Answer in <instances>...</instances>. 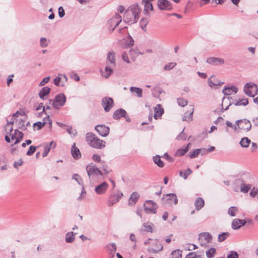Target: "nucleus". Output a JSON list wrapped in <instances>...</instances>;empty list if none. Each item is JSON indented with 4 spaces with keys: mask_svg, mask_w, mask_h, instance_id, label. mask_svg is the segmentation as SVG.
Here are the masks:
<instances>
[{
    "mask_svg": "<svg viewBox=\"0 0 258 258\" xmlns=\"http://www.w3.org/2000/svg\"><path fill=\"white\" fill-rule=\"evenodd\" d=\"M163 200L166 201V202L170 205H176L178 202L177 196L174 194H169L163 195Z\"/></svg>",
    "mask_w": 258,
    "mask_h": 258,
    "instance_id": "nucleus-11",
    "label": "nucleus"
},
{
    "mask_svg": "<svg viewBox=\"0 0 258 258\" xmlns=\"http://www.w3.org/2000/svg\"><path fill=\"white\" fill-rule=\"evenodd\" d=\"M238 210L236 207L232 206L230 207L228 210V214L234 217L236 216V213L238 212Z\"/></svg>",
    "mask_w": 258,
    "mask_h": 258,
    "instance_id": "nucleus-38",
    "label": "nucleus"
},
{
    "mask_svg": "<svg viewBox=\"0 0 258 258\" xmlns=\"http://www.w3.org/2000/svg\"><path fill=\"white\" fill-rule=\"evenodd\" d=\"M115 52L113 51H109L107 55V60L110 64V67H115L116 62L115 60Z\"/></svg>",
    "mask_w": 258,
    "mask_h": 258,
    "instance_id": "nucleus-22",
    "label": "nucleus"
},
{
    "mask_svg": "<svg viewBox=\"0 0 258 258\" xmlns=\"http://www.w3.org/2000/svg\"><path fill=\"white\" fill-rule=\"evenodd\" d=\"M61 78L60 77L58 76L54 79L53 83H54V85L57 86H60L62 87L64 86V82H63V81H61Z\"/></svg>",
    "mask_w": 258,
    "mask_h": 258,
    "instance_id": "nucleus-48",
    "label": "nucleus"
},
{
    "mask_svg": "<svg viewBox=\"0 0 258 258\" xmlns=\"http://www.w3.org/2000/svg\"><path fill=\"white\" fill-rule=\"evenodd\" d=\"M143 2L145 3L144 13L145 15H147L150 10H153V7L152 4L149 2V1L143 0Z\"/></svg>",
    "mask_w": 258,
    "mask_h": 258,
    "instance_id": "nucleus-33",
    "label": "nucleus"
},
{
    "mask_svg": "<svg viewBox=\"0 0 258 258\" xmlns=\"http://www.w3.org/2000/svg\"><path fill=\"white\" fill-rule=\"evenodd\" d=\"M121 22V17L118 14H115L108 22L109 31H113Z\"/></svg>",
    "mask_w": 258,
    "mask_h": 258,
    "instance_id": "nucleus-7",
    "label": "nucleus"
},
{
    "mask_svg": "<svg viewBox=\"0 0 258 258\" xmlns=\"http://www.w3.org/2000/svg\"><path fill=\"white\" fill-rule=\"evenodd\" d=\"M154 162L157 164L159 167H163L164 166V163L160 159L159 156L156 155L153 157Z\"/></svg>",
    "mask_w": 258,
    "mask_h": 258,
    "instance_id": "nucleus-39",
    "label": "nucleus"
},
{
    "mask_svg": "<svg viewBox=\"0 0 258 258\" xmlns=\"http://www.w3.org/2000/svg\"><path fill=\"white\" fill-rule=\"evenodd\" d=\"M127 27L125 26L118 30V33L121 35H124L126 34H129L128 32L126 30Z\"/></svg>",
    "mask_w": 258,
    "mask_h": 258,
    "instance_id": "nucleus-61",
    "label": "nucleus"
},
{
    "mask_svg": "<svg viewBox=\"0 0 258 258\" xmlns=\"http://www.w3.org/2000/svg\"><path fill=\"white\" fill-rule=\"evenodd\" d=\"M237 125L239 128L247 131H249L251 128L250 122L245 119L237 121Z\"/></svg>",
    "mask_w": 258,
    "mask_h": 258,
    "instance_id": "nucleus-10",
    "label": "nucleus"
},
{
    "mask_svg": "<svg viewBox=\"0 0 258 258\" xmlns=\"http://www.w3.org/2000/svg\"><path fill=\"white\" fill-rule=\"evenodd\" d=\"M239 255L236 251H230L227 254V258H238Z\"/></svg>",
    "mask_w": 258,
    "mask_h": 258,
    "instance_id": "nucleus-52",
    "label": "nucleus"
},
{
    "mask_svg": "<svg viewBox=\"0 0 258 258\" xmlns=\"http://www.w3.org/2000/svg\"><path fill=\"white\" fill-rule=\"evenodd\" d=\"M140 197V195L137 192H134L131 195L130 198L128 200V205L130 206H134L137 203Z\"/></svg>",
    "mask_w": 258,
    "mask_h": 258,
    "instance_id": "nucleus-21",
    "label": "nucleus"
},
{
    "mask_svg": "<svg viewBox=\"0 0 258 258\" xmlns=\"http://www.w3.org/2000/svg\"><path fill=\"white\" fill-rule=\"evenodd\" d=\"M122 196L123 194L120 192H117L116 194L111 195L108 201V205L109 206L113 205L114 204L117 203Z\"/></svg>",
    "mask_w": 258,
    "mask_h": 258,
    "instance_id": "nucleus-13",
    "label": "nucleus"
},
{
    "mask_svg": "<svg viewBox=\"0 0 258 258\" xmlns=\"http://www.w3.org/2000/svg\"><path fill=\"white\" fill-rule=\"evenodd\" d=\"M102 105L105 112H109L114 105L113 99L109 97H104L102 98Z\"/></svg>",
    "mask_w": 258,
    "mask_h": 258,
    "instance_id": "nucleus-8",
    "label": "nucleus"
},
{
    "mask_svg": "<svg viewBox=\"0 0 258 258\" xmlns=\"http://www.w3.org/2000/svg\"><path fill=\"white\" fill-rule=\"evenodd\" d=\"M86 139L88 144L93 148L99 149L105 146V142L92 133H88L86 134Z\"/></svg>",
    "mask_w": 258,
    "mask_h": 258,
    "instance_id": "nucleus-2",
    "label": "nucleus"
},
{
    "mask_svg": "<svg viewBox=\"0 0 258 258\" xmlns=\"http://www.w3.org/2000/svg\"><path fill=\"white\" fill-rule=\"evenodd\" d=\"M194 112V108L191 107L189 110L187 111L182 116V120L190 121L192 120V114Z\"/></svg>",
    "mask_w": 258,
    "mask_h": 258,
    "instance_id": "nucleus-24",
    "label": "nucleus"
},
{
    "mask_svg": "<svg viewBox=\"0 0 258 258\" xmlns=\"http://www.w3.org/2000/svg\"><path fill=\"white\" fill-rule=\"evenodd\" d=\"M245 223L246 221L244 220L235 219L232 222V228L233 229H238Z\"/></svg>",
    "mask_w": 258,
    "mask_h": 258,
    "instance_id": "nucleus-17",
    "label": "nucleus"
},
{
    "mask_svg": "<svg viewBox=\"0 0 258 258\" xmlns=\"http://www.w3.org/2000/svg\"><path fill=\"white\" fill-rule=\"evenodd\" d=\"M71 154L75 159H79L81 157L80 151L79 149L76 147L75 143H74L72 147Z\"/></svg>",
    "mask_w": 258,
    "mask_h": 258,
    "instance_id": "nucleus-20",
    "label": "nucleus"
},
{
    "mask_svg": "<svg viewBox=\"0 0 258 258\" xmlns=\"http://www.w3.org/2000/svg\"><path fill=\"white\" fill-rule=\"evenodd\" d=\"M86 196V191L85 189V187L84 186L82 187V190L80 194V196L77 198V200L79 201H81L84 199Z\"/></svg>",
    "mask_w": 258,
    "mask_h": 258,
    "instance_id": "nucleus-49",
    "label": "nucleus"
},
{
    "mask_svg": "<svg viewBox=\"0 0 258 258\" xmlns=\"http://www.w3.org/2000/svg\"><path fill=\"white\" fill-rule=\"evenodd\" d=\"M86 169L88 176L90 179H93L97 177L99 175H102V173L100 169L92 163L88 165Z\"/></svg>",
    "mask_w": 258,
    "mask_h": 258,
    "instance_id": "nucleus-4",
    "label": "nucleus"
},
{
    "mask_svg": "<svg viewBox=\"0 0 258 258\" xmlns=\"http://www.w3.org/2000/svg\"><path fill=\"white\" fill-rule=\"evenodd\" d=\"M257 86L253 83H246L244 87L243 91L246 95L250 97H254L257 93Z\"/></svg>",
    "mask_w": 258,
    "mask_h": 258,
    "instance_id": "nucleus-5",
    "label": "nucleus"
},
{
    "mask_svg": "<svg viewBox=\"0 0 258 258\" xmlns=\"http://www.w3.org/2000/svg\"><path fill=\"white\" fill-rule=\"evenodd\" d=\"M176 66V63L175 62H169L167 64H166L164 67V69L166 71H169L173 69L174 67H175Z\"/></svg>",
    "mask_w": 258,
    "mask_h": 258,
    "instance_id": "nucleus-51",
    "label": "nucleus"
},
{
    "mask_svg": "<svg viewBox=\"0 0 258 258\" xmlns=\"http://www.w3.org/2000/svg\"><path fill=\"white\" fill-rule=\"evenodd\" d=\"M163 113L164 109L163 108H162L161 105L157 104L154 108V118L157 119L160 118Z\"/></svg>",
    "mask_w": 258,
    "mask_h": 258,
    "instance_id": "nucleus-18",
    "label": "nucleus"
},
{
    "mask_svg": "<svg viewBox=\"0 0 258 258\" xmlns=\"http://www.w3.org/2000/svg\"><path fill=\"white\" fill-rule=\"evenodd\" d=\"M216 249L214 248H211L206 251V254L208 258H213L214 256Z\"/></svg>",
    "mask_w": 258,
    "mask_h": 258,
    "instance_id": "nucleus-45",
    "label": "nucleus"
},
{
    "mask_svg": "<svg viewBox=\"0 0 258 258\" xmlns=\"http://www.w3.org/2000/svg\"><path fill=\"white\" fill-rule=\"evenodd\" d=\"M244 182V180L242 178H238L234 181L233 183V189L234 191L237 192L239 191V188L241 185Z\"/></svg>",
    "mask_w": 258,
    "mask_h": 258,
    "instance_id": "nucleus-28",
    "label": "nucleus"
},
{
    "mask_svg": "<svg viewBox=\"0 0 258 258\" xmlns=\"http://www.w3.org/2000/svg\"><path fill=\"white\" fill-rule=\"evenodd\" d=\"M95 130L102 137H106L109 134L110 131L109 127L104 124L97 125L95 127Z\"/></svg>",
    "mask_w": 258,
    "mask_h": 258,
    "instance_id": "nucleus-9",
    "label": "nucleus"
},
{
    "mask_svg": "<svg viewBox=\"0 0 258 258\" xmlns=\"http://www.w3.org/2000/svg\"><path fill=\"white\" fill-rule=\"evenodd\" d=\"M126 111L122 108L116 110L113 114V118L115 119H118L122 117L125 116Z\"/></svg>",
    "mask_w": 258,
    "mask_h": 258,
    "instance_id": "nucleus-26",
    "label": "nucleus"
},
{
    "mask_svg": "<svg viewBox=\"0 0 258 258\" xmlns=\"http://www.w3.org/2000/svg\"><path fill=\"white\" fill-rule=\"evenodd\" d=\"M46 124H47V122L38 121L35 122L33 124L34 130H39Z\"/></svg>",
    "mask_w": 258,
    "mask_h": 258,
    "instance_id": "nucleus-40",
    "label": "nucleus"
},
{
    "mask_svg": "<svg viewBox=\"0 0 258 258\" xmlns=\"http://www.w3.org/2000/svg\"><path fill=\"white\" fill-rule=\"evenodd\" d=\"M251 185L249 184H246L245 182L244 181L243 184L240 186L239 189L240 191H241L243 193H247L249 189L251 188Z\"/></svg>",
    "mask_w": 258,
    "mask_h": 258,
    "instance_id": "nucleus-36",
    "label": "nucleus"
},
{
    "mask_svg": "<svg viewBox=\"0 0 258 258\" xmlns=\"http://www.w3.org/2000/svg\"><path fill=\"white\" fill-rule=\"evenodd\" d=\"M184 128L182 131V132L180 133V134L177 136L176 139L177 140H185L186 139V135L184 132Z\"/></svg>",
    "mask_w": 258,
    "mask_h": 258,
    "instance_id": "nucleus-50",
    "label": "nucleus"
},
{
    "mask_svg": "<svg viewBox=\"0 0 258 258\" xmlns=\"http://www.w3.org/2000/svg\"><path fill=\"white\" fill-rule=\"evenodd\" d=\"M111 67L110 66H106L104 71H102V70L100 71L101 75L106 79L109 78L113 72Z\"/></svg>",
    "mask_w": 258,
    "mask_h": 258,
    "instance_id": "nucleus-27",
    "label": "nucleus"
},
{
    "mask_svg": "<svg viewBox=\"0 0 258 258\" xmlns=\"http://www.w3.org/2000/svg\"><path fill=\"white\" fill-rule=\"evenodd\" d=\"M65 15V12L63 8L62 7L58 8V15L60 18H62Z\"/></svg>",
    "mask_w": 258,
    "mask_h": 258,
    "instance_id": "nucleus-64",
    "label": "nucleus"
},
{
    "mask_svg": "<svg viewBox=\"0 0 258 258\" xmlns=\"http://www.w3.org/2000/svg\"><path fill=\"white\" fill-rule=\"evenodd\" d=\"M148 23V21L147 19H142L140 21V25L142 29L145 31L146 27Z\"/></svg>",
    "mask_w": 258,
    "mask_h": 258,
    "instance_id": "nucleus-55",
    "label": "nucleus"
},
{
    "mask_svg": "<svg viewBox=\"0 0 258 258\" xmlns=\"http://www.w3.org/2000/svg\"><path fill=\"white\" fill-rule=\"evenodd\" d=\"M141 9L137 4L132 5L124 14V22L130 24L136 23L140 18Z\"/></svg>",
    "mask_w": 258,
    "mask_h": 258,
    "instance_id": "nucleus-1",
    "label": "nucleus"
},
{
    "mask_svg": "<svg viewBox=\"0 0 258 258\" xmlns=\"http://www.w3.org/2000/svg\"><path fill=\"white\" fill-rule=\"evenodd\" d=\"M15 134H16V140L15 141L14 144L12 145V146H13L14 145H16V144L20 143L22 141V139L23 138L24 134L22 132H21L18 130H15Z\"/></svg>",
    "mask_w": 258,
    "mask_h": 258,
    "instance_id": "nucleus-34",
    "label": "nucleus"
},
{
    "mask_svg": "<svg viewBox=\"0 0 258 258\" xmlns=\"http://www.w3.org/2000/svg\"><path fill=\"white\" fill-rule=\"evenodd\" d=\"M130 90L132 94H136L138 97L140 98L142 97L143 90L141 88L136 87H131L130 88Z\"/></svg>",
    "mask_w": 258,
    "mask_h": 258,
    "instance_id": "nucleus-31",
    "label": "nucleus"
},
{
    "mask_svg": "<svg viewBox=\"0 0 258 258\" xmlns=\"http://www.w3.org/2000/svg\"><path fill=\"white\" fill-rule=\"evenodd\" d=\"M204 201L201 198H198L195 202V206L198 211L204 207Z\"/></svg>",
    "mask_w": 258,
    "mask_h": 258,
    "instance_id": "nucleus-32",
    "label": "nucleus"
},
{
    "mask_svg": "<svg viewBox=\"0 0 258 258\" xmlns=\"http://www.w3.org/2000/svg\"><path fill=\"white\" fill-rule=\"evenodd\" d=\"M207 62L213 65L222 64L224 63V60L221 58L209 57L207 59Z\"/></svg>",
    "mask_w": 258,
    "mask_h": 258,
    "instance_id": "nucleus-16",
    "label": "nucleus"
},
{
    "mask_svg": "<svg viewBox=\"0 0 258 258\" xmlns=\"http://www.w3.org/2000/svg\"><path fill=\"white\" fill-rule=\"evenodd\" d=\"M237 92V88L234 86L228 87H225L223 90L222 92L224 93L225 95H231L232 92H234V93H236Z\"/></svg>",
    "mask_w": 258,
    "mask_h": 258,
    "instance_id": "nucleus-29",
    "label": "nucleus"
},
{
    "mask_svg": "<svg viewBox=\"0 0 258 258\" xmlns=\"http://www.w3.org/2000/svg\"><path fill=\"white\" fill-rule=\"evenodd\" d=\"M50 88L48 87H43L39 93V97L43 100L45 99L46 96H47L50 92Z\"/></svg>",
    "mask_w": 258,
    "mask_h": 258,
    "instance_id": "nucleus-25",
    "label": "nucleus"
},
{
    "mask_svg": "<svg viewBox=\"0 0 258 258\" xmlns=\"http://www.w3.org/2000/svg\"><path fill=\"white\" fill-rule=\"evenodd\" d=\"M66 131L68 132V133L70 135H73L74 136H75L77 134V132L76 130H73L72 127L67 125V127L65 128Z\"/></svg>",
    "mask_w": 258,
    "mask_h": 258,
    "instance_id": "nucleus-54",
    "label": "nucleus"
},
{
    "mask_svg": "<svg viewBox=\"0 0 258 258\" xmlns=\"http://www.w3.org/2000/svg\"><path fill=\"white\" fill-rule=\"evenodd\" d=\"M76 233L74 232H69L66 234L65 240L67 243H72L75 240V235Z\"/></svg>",
    "mask_w": 258,
    "mask_h": 258,
    "instance_id": "nucleus-30",
    "label": "nucleus"
},
{
    "mask_svg": "<svg viewBox=\"0 0 258 258\" xmlns=\"http://www.w3.org/2000/svg\"><path fill=\"white\" fill-rule=\"evenodd\" d=\"M109 187L108 184L106 182H103L101 184L97 185L95 188V191L98 195L104 194Z\"/></svg>",
    "mask_w": 258,
    "mask_h": 258,
    "instance_id": "nucleus-12",
    "label": "nucleus"
},
{
    "mask_svg": "<svg viewBox=\"0 0 258 258\" xmlns=\"http://www.w3.org/2000/svg\"><path fill=\"white\" fill-rule=\"evenodd\" d=\"M66 96L63 93H60L55 96L54 100L49 99V104H52L55 109H59L66 102Z\"/></svg>",
    "mask_w": 258,
    "mask_h": 258,
    "instance_id": "nucleus-3",
    "label": "nucleus"
},
{
    "mask_svg": "<svg viewBox=\"0 0 258 258\" xmlns=\"http://www.w3.org/2000/svg\"><path fill=\"white\" fill-rule=\"evenodd\" d=\"M40 44L42 47H46L48 46V43L46 38L42 37L40 38Z\"/></svg>",
    "mask_w": 258,
    "mask_h": 258,
    "instance_id": "nucleus-58",
    "label": "nucleus"
},
{
    "mask_svg": "<svg viewBox=\"0 0 258 258\" xmlns=\"http://www.w3.org/2000/svg\"><path fill=\"white\" fill-rule=\"evenodd\" d=\"M251 143L250 140L247 137H243L241 139L239 144L243 148H247Z\"/></svg>",
    "mask_w": 258,
    "mask_h": 258,
    "instance_id": "nucleus-35",
    "label": "nucleus"
},
{
    "mask_svg": "<svg viewBox=\"0 0 258 258\" xmlns=\"http://www.w3.org/2000/svg\"><path fill=\"white\" fill-rule=\"evenodd\" d=\"M229 236V233L228 232H222L218 235V240L219 242H222L224 241Z\"/></svg>",
    "mask_w": 258,
    "mask_h": 258,
    "instance_id": "nucleus-42",
    "label": "nucleus"
},
{
    "mask_svg": "<svg viewBox=\"0 0 258 258\" xmlns=\"http://www.w3.org/2000/svg\"><path fill=\"white\" fill-rule=\"evenodd\" d=\"M143 226L145 228L144 231L152 232L153 224L152 223L150 222L144 223H143Z\"/></svg>",
    "mask_w": 258,
    "mask_h": 258,
    "instance_id": "nucleus-44",
    "label": "nucleus"
},
{
    "mask_svg": "<svg viewBox=\"0 0 258 258\" xmlns=\"http://www.w3.org/2000/svg\"><path fill=\"white\" fill-rule=\"evenodd\" d=\"M35 150H36V147L33 146H31L29 147V149L26 153L27 155H28V156L32 155L35 152Z\"/></svg>",
    "mask_w": 258,
    "mask_h": 258,
    "instance_id": "nucleus-60",
    "label": "nucleus"
},
{
    "mask_svg": "<svg viewBox=\"0 0 258 258\" xmlns=\"http://www.w3.org/2000/svg\"><path fill=\"white\" fill-rule=\"evenodd\" d=\"M185 258H202L201 256L197 255L195 252L189 253Z\"/></svg>",
    "mask_w": 258,
    "mask_h": 258,
    "instance_id": "nucleus-62",
    "label": "nucleus"
},
{
    "mask_svg": "<svg viewBox=\"0 0 258 258\" xmlns=\"http://www.w3.org/2000/svg\"><path fill=\"white\" fill-rule=\"evenodd\" d=\"M190 145L189 143L184 148H181L177 150L176 152V155L178 156H181L184 155L188 150V147Z\"/></svg>",
    "mask_w": 258,
    "mask_h": 258,
    "instance_id": "nucleus-37",
    "label": "nucleus"
},
{
    "mask_svg": "<svg viewBox=\"0 0 258 258\" xmlns=\"http://www.w3.org/2000/svg\"><path fill=\"white\" fill-rule=\"evenodd\" d=\"M212 239V235L208 232H203L199 235V240L201 242V245L203 244V242H205V244L211 242Z\"/></svg>",
    "mask_w": 258,
    "mask_h": 258,
    "instance_id": "nucleus-15",
    "label": "nucleus"
},
{
    "mask_svg": "<svg viewBox=\"0 0 258 258\" xmlns=\"http://www.w3.org/2000/svg\"><path fill=\"white\" fill-rule=\"evenodd\" d=\"M178 104L179 106L184 107L187 104V101L183 98H179L177 100Z\"/></svg>",
    "mask_w": 258,
    "mask_h": 258,
    "instance_id": "nucleus-57",
    "label": "nucleus"
},
{
    "mask_svg": "<svg viewBox=\"0 0 258 258\" xmlns=\"http://www.w3.org/2000/svg\"><path fill=\"white\" fill-rule=\"evenodd\" d=\"M192 172V171L190 169L187 168L186 170H184V172L182 171H179L180 175L183 177L184 179H186L188 176Z\"/></svg>",
    "mask_w": 258,
    "mask_h": 258,
    "instance_id": "nucleus-43",
    "label": "nucleus"
},
{
    "mask_svg": "<svg viewBox=\"0 0 258 258\" xmlns=\"http://www.w3.org/2000/svg\"><path fill=\"white\" fill-rule=\"evenodd\" d=\"M200 154V152L199 151V149L195 150L192 152H190L189 153V156L190 158H194L199 156Z\"/></svg>",
    "mask_w": 258,
    "mask_h": 258,
    "instance_id": "nucleus-53",
    "label": "nucleus"
},
{
    "mask_svg": "<svg viewBox=\"0 0 258 258\" xmlns=\"http://www.w3.org/2000/svg\"><path fill=\"white\" fill-rule=\"evenodd\" d=\"M92 159L96 162L101 163L102 161L101 160L100 155L98 154H93Z\"/></svg>",
    "mask_w": 258,
    "mask_h": 258,
    "instance_id": "nucleus-63",
    "label": "nucleus"
},
{
    "mask_svg": "<svg viewBox=\"0 0 258 258\" xmlns=\"http://www.w3.org/2000/svg\"><path fill=\"white\" fill-rule=\"evenodd\" d=\"M248 103V100L247 99L244 98V99H239V100L237 101L235 103V105L236 106H240V105H246Z\"/></svg>",
    "mask_w": 258,
    "mask_h": 258,
    "instance_id": "nucleus-47",
    "label": "nucleus"
},
{
    "mask_svg": "<svg viewBox=\"0 0 258 258\" xmlns=\"http://www.w3.org/2000/svg\"><path fill=\"white\" fill-rule=\"evenodd\" d=\"M223 83L220 82L216 79H214L212 80V77L208 79V85L213 88H217L218 86H221Z\"/></svg>",
    "mask_w": 258,
    "mask_h": 258,
    "instance_id": "nucleus-23",
    "label": "nucleus"
},
{
    "mask_svg": "<svg viewBox=\"0 0 258 258\" xmlns=\"http://www.w3.org/2000/svg\"><path fill=\"white\" fill-rule=\"evenodd\" d=\"M172 258H181L182 251L179 249L175 250L171 253Z\"/></svg>",
    "mask_w": 258,
    "mask_h": 258,
    "instance_id": "nucleus-46",
    "label": "nucleus"
},
{
    "mask_svg": "<svg viewBox=\"0 0 258 258\" xmlns=\"http://www.w3.org/2000/svg\"><path fill=\"white\" fill-rule=\"evenodd\" d=\"M145 211L147 214H155L157 212L158 206L156 203L152 200H148L144 204Z\"/></svg>",
    "mask_w": 258,
    "mask_h": 258,
    "instance_id": "nucleus-6",
    "label": "nucleus"
},
{
    "mask_svg": "<svg viewBox=\"0 0 258 258\" xmlns=\"http://www.w3.org/2000/svg\"><path fill=\"white\" fill-rule=\"evenodd\" d=\"M72 179L75 180L79 185L82 186H84L83 179L79 174H74L72 176Z\"/></svg>",
    "mask_w": 258,
    "mask_h": 258,
    "instance_id": "nucleus-41",
    "label": "nucleus"
},
{
    "mask_svg": "<svg viewBox=\"0 0 258 258\" xmlns=\"http://www.w3.org/2000/svg\"><path fill=\"white\" fill-rule=\"evenodd\" d=\"M159 9L162 10H170L172 9L171 3L167 0H158Z\"/></svg>",
    "mask_w": 258,
    "mask_h": 258,
    "instance_id": "nucleus-14",
    "label": "nucleus"
},
{
    "mask_svg": "<svg viewBox=\"0 0 258 258\" xmlns=\"http://www.w3.org/2000/svg\"><path fill=\"white\" fill-rule=\"evenodd\" d=\"M71 78L76 82L80 80V77L74 72L72 71L70 73Z\"/></svg>",
    "mask_w": 258,
    "mask_h": 258,
    "instance_id": "nucleus-59",
    "label": "nucleus"
},
{
    "mask_svg": "<svg viewBox=\"0 0 258 258\" xmlns=\"http://www.w3.org/2000/svg\"><path fill=\"white\" fill-rule=\"evenodd\" d=\"M56 144L53 141H51L49 144H45L44 146V152L42 154V157H45L47 156L51 148H54L56 147Z\"/></svg>",
    "mask_w": 258,
    "mask_h": 258,
    "instance_id": "nucleus-19",
    "label": "nucleus"
},
{
    "mask_svg": "<svg viewBox=\"0 0 258 258\" xmlns=\"http://www.w3.org/2000/svg\"><path fill=\"white\" fill-rule=\"evenodd\" d=\"M6 134L11 135V133L13 131V126L9 125H5V126Z\"/></svg>",
    "mask_w": 258,
    "mask_h": 258,
    "instance_id": "nucleus-56",
    "label": "nucleus"
}]
</instances>
